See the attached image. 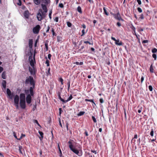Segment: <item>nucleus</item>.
<instances>
[{
  "label": "nucleus",
  "instance_id": "obj_43",
  "mask_svg": "<svg viewBox=\"0 0 157 157\" xmlns=\"http://www.w3.org/2000/svg\"><path fill=\"white\" fill-rule=\"evenodd\" d=\"M51 30L53 36H56V33L54 31V29L53 28H52Z\"/></svg>",
  "mask_w": 157,
  "mask_h": 157
},
{
  "label": "nucleus",
  "instance_id": "obj_63",
  "mask_svg": "<svg viewBox=\"0 0 157 157\" xmlns=\"http://www.w3.org/2000/svg\"><path fill=\"white\" fill-rule=\"evenodd\" d=\"M117 25L118 27H120V26H121V23L119 22L117 23Z\"/></svg>",
  "mask_w": 157,
  "mask_h": 157
},
{
  "label": "nucleus",
  "instance_id": "obj_51",
  "mask_svg": "<svg viewBox=\"0 0 157 157\" xmlns=\"http://www.w3.org/2000/svg\"><path fill=\"white\" fill-rule=\"evenodd\" d=\"M13 136H14V137L16 139H17V140H18V138H17V135H16V134L15 132H13Z\"/></svg>",
  "mask_w": 157,
  "mask_h": 157
},
{
  "label": "nucleus",
  "instance_id": "obj_34",
  "mask_svg": "<svg viewBox=\"0 0 157 157\" xmlns=\"http://www.w3.org/2000/svg\"><path fill=\"white\" fill-rule=\"evenodd\" d=\"M49 2V0H42V2L43 3L48 4Z\"/></svg>",
  "mask_w": 157,
  "mask_h": 157
},
{
  "label": "nucleus",
  "instance_id": "obj_38",
  "mask_svg": "<svg viewBox=\"0 0 157 157\" xmlns=\"http://www.w3.org/2000/svg\"><path fill=\"white\" fill-rule=\"evenodd\" d=\"M67 26L69 27H70L71 26V25H72V24L69 21H67Z\"/></svg>",
  "mask_w": 157,
  "mask_h": 157
},
{
  "label": "nucleus",
  "instance_id": "obj_24",
  "mask_svg": "<svg viewBox=\"0 0 157 157\" xmlns=\"http://www.w3.org/2000/svg\"><path fill=\"white\" fill-rule=\"evenodd\" d=\"M150 71L151 73H153L154 72V69L152 66V64H151L150 67Z\"/></svg>",
  "mask_w": 157,
  "mask_h": 157
},
{
  "label": "nucleus",
  "instance_id": "obj_11",
  "mask_svg": "<svg viewBox=\"0 0 157 157\" xmlns=\"http://www.w3.org/2000/svg\"><path fill=\"white\" fill-rule=\"evenodd\" d=\"M31 60L30 61V65L32 66V67L33 68V67H34V63H35V55H34V60L32 59V57L31 56H30L29 57V60Z\"/></svg>",
  "mask_w": 157,
  "mask_h": 157
},
{
  "label": "nucleus",
  "instance_id": "obj_35",
  "mask_svg": "<svg viewBox=\"0 0 157 157\" xmlns=\"http://www.w3.org/2000/svg\"><path fill=\"white\" fill-rule=\"evenodd\" d=\"M85 113L84 111H81L78 114V116H82Z\"/></svg>",
  "mask_w": 157,
  "mask_h": 157
},
{
  "label": "nucleus",
  "instance_id": "obj_15",
  "mask_svg": "<svg viewBox=\"0 0 157 157\" xmlns=\"http://www.w3.org/2000/svg\"><path fill=\"white\" fill-rule=\"evenodd\" d=\"M24 16L26 18H28L29 16V12L28 10H27L25 11L24 13Z\"/></svg>",
  "mask_w": 157,
  "mask_h": 157
},
{
  "label": "nucleus",
  "instance_id": "obj_2",
  "mask_svg": "<svg viewBox=\"0 0 157 157\" xmlns=\"http://www.w3.org/2000/svg\"><path fill=\"white\" fill-rule=\"evenodd\" d=\"M25 83V85H33L36 84V81L32 76H29L26 77Z\"/></svg>",
  "mask_w": 157,
  "mask_h": 157
},
{
  "label": "nucleus",
  "instance_id": "obj_26",
  "mask_svg": "<svg viewBox=\"0 0 157 157\" xmlns=\"http://www.w3.org/2000/svg\"><path fill=\"white\" fill-rule=\"evenodd\" d=\"M34 3L36 5H39L40 3V0H33Z\"/></svg>",
  "mask_w": 157,
  "mask_h": 157
},
{
  "label": "nucleus",
  "instance_id": "obj_47",
  "mask_svg": "<svg viewBox=\"0 0 157 157\" xmlns=\"http://www.w3.org/2000/svg\"><path fill=\"white\" fill-rule=\"evenodd\" d=\"M84 43L86 44H89L90 45H92L93 44V43H91L88 41H84Z\"/></svg>",
  "mask_w": 157,
  "mask_h": 157
},
{
  "label": "nucleus",
  "instance_id": "obj_56",
  "mask_svg": "<svg viewBox=\"0 0 157 157\" xmlns=\"http://www.w3.org/2000/svg\"><path fill=\"white\" fill-rule=\"evenodd\" d=\"M99 101H100V102L101 103H102L104 102V100L102 98H101L99 100Z\"/></svg>",
  "mask_w": 157,
  "mask_h": 157
},
{
  "label": "nucleus",
  "instance_id": "obj_16",
  "mask_svg": "<svg viewBox=\"0 0 157 157\" xmlns=\"http://www.w3.org/2000/svg\"><path fill=\"white\" fill-rule=\"evenodd\" d=\"M41 6L43 10H44V11L45 13H47V12L48 10L46 6L45 5L43 4H41Z\"/></svg>",
  "mask_w": 157,
  "mask_h": 157
},
{
  "label": "nucleus",
  "instance_id": "obj_8",
  "mask_svg": "<svg viewBox=\"0 0 157 157\" xmlns=\"http://www.w3.org/2000/svg\"><path fill=\"white\" fill-rule=\"evenodd\" d=\"M29 71L31 75H33V76L34 75H36V70L34 67H33V68H31L30 67H29Z\"/></svg>",
  "mask_w": 157,
  "mask_h": 157
},
{
  "label": "nucleus",
  "instance_id": "obj_28",
  "mask_svg": "<svg viewBox=\"0 0 157 157\" xmlns=\"http://www.w3.org/2000/svg\"><path fill=\"white\" fill-rule=\"evenodd\" d=\"M45 59H46L45 61V63L46 64L47 66V67H49L50 66L49 61V60L47 59V58L46 57Z\"/></svg>",
  "mask_w": 157,
  "mask_h": 157
},
{
  "label": "nucleus",
  "instance_id": "obj_18",
  "mask_svg": "<svg viewBox=\"0 0 157 157\" xmlns=\"http://www.w3.org/2000/svg\"><path fill=\"white\" fill-rule=\"evenodd\" d=\"M38 132L41 136V137H39V138H40V140H42V139L43 138V137H44V136H43L44 133L42 132L41 131H39Z\"/></svg>",
  "mask_w": 157,
  "mask_h": 157
},
{
  "label": "nucleus",
  "instance_id": "obj_33",
  "mask_svg": "<svg viewBox=\"0 0 157 157\" xmlns=\"http://www.w3.org/2000/svg\"><path fill=\"white\" fill-rule=\"evenodd\" d=\"M138 108H139V109L138 110V113H140L143 110V107H140L139 106L138 107Z\"/></svg>",
  "mask_w": 157,
  "mask_h": 157
},
{
  "label": "nucleus",
  "instance_id": "obj_21",
  "mask_svg": "<svg viewBox=\"0 0 157 157\" xmlns=\"http://www.w3.org/2000/svg\"><path fill=\"white\" fill-rule=\"evenodd\" d=\"M6 80H3L2 81V85L3 88L4 89H6Z\"/></svg>",
  "mask_w": 157,
  "mask_h": 157
},
{
  "label": "nucleus",
  "instance_id": "obj_61",
  "mask_svg": "<svg viewBox=\"0 0 157 157\" xmlns=\"http://www.w3.org/2000/svg\"><path fill=\"white\" fill-rule=\"evenodd\" d=\"M25 92L26 94H27L29 92V90H25Z\"/></svg>",
  "mask_w": 157,
  "mask_h": 157
},
{
  "label": "nucleus",
  "instance_id": "obj_57",
  "mask_svg": "<svg viewBox=\"0 0 157 157\" xmlns=\"http://www.w3.org/2000/svg\"><path fill=\"white\" fill-rule=\"evenodd\" d=\"M138 4L139 5H140L141 4V2L140 0H137Z\"/></svg>",
  "mask_w": 157,
  "mask_h": 157
},
{
  "label": "nucleus",
  "instance_id": "obj_44",
  "mask_svg": "<svg viewBox=\"0 0 157 157\" xmlns=\"http://www.w3.org/2000/svg\"><path fill=\"white\" fill-rule=\"evenodd\" d=\"M148 88L149 90L150 91H152L153 90V87L151 85H150L148 86Z\"/></svg>",
  "mask_w": 157,
  "mask_h": 157
},
{
  "label": "nucleus",
  "instance_id": "obj_1",
  "mask_svg": "<svg viewBox=\"0 0 157 157\" xmlns=\"http://www.w3.org/2000/svg\"><path fill=\"white\" fill-rule=\"evenodd\" d=\"M46 13L43 11L42 10L40 9L38 10V12L37 14L36 17L37 20L39 21H41L43 18L45 17Z\"/></svg>",
  "mask_w": 157,
  "mask_h": 157
},
{
  "label": "nucleus",
  "instance_id": "obj_48",
  "mask_svg": "<svg viewBox=\"0 0 157 157\" xmlns=\"http://www.w3.org/2000/svg\"><path fill=\"white\" fill-rule=\"evenodd\" d=\"M82 34L81 35V36H83L84 35L85 33V30H84L83 29V30H82Z\"/></svg>",
  "mask_w": 157,
  "mask_h": 157
},
{
  "label": "nucleus",
  "instance_id": "obj_58",
  "mask_svg": "<svg viewBox=\"0 0 157 157\" xmlns=\"http://www.w3.org/2000/svg\"><path fill=\"white\" fill-rule=\"evenodd\" d=\"M140 18L141 19H143L144 18V15L143 14H142L140 15Z\"/></svg>",
  "mask_w": 157,
  "mask_h": 157
},
{
  "label": "nucleus",
  "instance_id": "obj_3",
  "mask_svg": "<svg viewBox=\"0 0 157 157\" xmlns=\"http://www.w3.org/2000/svg\"><path fill=\"white\" fill-rule=\"evenodd\" d=\"M72 141H73V140H70L68 142L69 144L68 146L70 149L76 155L79 156H81L82 155V154L81 155L78 154L79 151L74 147V146L73 145Z\"/></svg>",
  "mask_w": 157,
  "mask_h": 157
},
{
  "label": "nucleus",
  "instance_id": "obj_60",
  "mask_svg": "<svg viewBox=\"0 0 157 157\" xmlns=\"http://www.w3.org/2000/svg\"><path fill=\"white\" fill-rule=\"evenodd\" d=\"M51 55L50 54H49L48 55V58L50 60L51 59Z\"/></svg>",
  "mask_w": 157,
  "mask_h": 157
},
{
  "label": "nucleus",
  "instance_id": "obj_41",
  "mask_svg": "<svg viewBox=\"0 0 157 157\" xmlns=\"http://www.w3.org/2000/svg\"><path fill=\"white\" fill-rule=\"evenodd\" d=\"M150 135L151 136H153V135H154V130H153V129H151V132H150Z\"/></svg>",
  "mask_w": 157,
  "mask_h": 157
},
{
  "label": "nucleus",
  "instance_id": "obj_7",
  "mask_svg": "<svg viewBox=\"0 0 157 157\" xmlns=\"http://www.w3.org/2000/svg\"><path fill=\"white\" fill-rule=\"evenodd\" d=\"M111 39L115 41V44L116 45L119 46L123 45L122 42L121 41H120L119 39L116 40L115 38L112 36L111 37Z\"/></svg>",
  "mask_w": 157,
  "mask_h": 157
},
{
  "label": "nucleus",
  "instance_id": "obj_4",
  "mask_svg": "<svg viewBox=\"0 0 157 157\" xmlns=\"http://www.w3.org/2000/svg\"><path fill=\"white\" fill-rule=\"evenodd\" d=\"M19 98L18 95H15L14 98V104L17 109H18L19 108Z\"/></svg>",
  "mask_w": 157,
  "mask_h": 157
},
{
  "label": "nucleus",
  "instance_id": "obj_45",
  "mask_svg": "<svg viewBox=\"0 0 157 157\" xmlns=\"http://www.w3.org/2000/svg\"><path fill=\"white\" fill-rule=\"evenodd\" d=\"M138 11L140 13H141L142 12V10L141 8L140 7H138L137 8Z\"/></svg>",
  "mask_w": 157,
  "mask_h": 157
},
{
  "label": "nucleus",
  "instance_id": "obj_29",
  "mask_svg": "<svg viewBox=\"0 0 157 157\" xmlns=\"http://www.w3.org/2000/svg\"><path fill=\"white\" fill-rule=\"evenodd\" d=\"M77 11L80 13H82L81 7L80 6H78L77 7Z\"/></svg>",
  "mask_w": 157,
  "mask_h": 157
},
{
  "label": "nucleus",
  "instance_id": "obj_10",
  "mask_svg": "<svg viewBox=\"0 0 157 157\" xmlns=\"http://www.w3.org/2000/svg\"><path fill=\"white\" fill-rule=\"evenodd\" d=\"M32 95L30 94H28L26 98V101L27 103L28 104H30L32 101Z\"/></svg>",
  "mask_w": 157,
  "mask_h": 157
},
{
  "label": "nucleus",
  "instance_id": "obj_46",
  "mask_svg": "<svg viewBox=\"0 0 157 157\" xmlns=\"http://www.w3.org/2000/svg\"><path fill=\"white\" fill-rule=\"evenodd\" d=\"M152 57L155 60L156 59V55L155 54H153L152 55Z\"/></svg>",
  "mask_w": 157,
  "mask_h": 157
},
{
  "label": "nucleus",
  "instance_id": "obj_40",
  "mask_svg": "<svg viewBox=\"0 0 157 157\" xmlns=\"http://www.w3.org/2000/svg\"><path fill=\"white\" fill-rule=\"evenodd\" d=\"M92 119L94 123H96L97 122V121L96 120L94 116H92Z\"/></svg>",
  "mask_w": 157,
  "mask_h": 157
},
{
  "label": "nucleus",
  "instance_id": "obj_54",
  "mask_svg": "<svg viewBox=\"0 0 157 157\" xmlns=\"http://www.w3.org/2000/svg\"><path fill=\"white\" fill-rule=\"evenodd\" d=\"M59 7H60V8H63L64 7L62 3L59 4Z\"/></svg>",
  "mask_w": 157,
  "mask_h": 157
},
{
  "label": "nucleus",
  "instance_id": "obj_37",
  "mask_svg": "<svg viewBox=\"0 0 157 157\" xmlns=\"http://www.w3.org/2000/svg\"><path fill=\"white\" fill-rule=\"evenodd\" d=\"M151 52L153 53H156L157 52V49L154 48L152 49Z\"/></svg>",
  "mask_w": 157,
  "mask_h": 157
},
{
  "label": "nucleus",
  "instance_id": "obj_25",
  "mask_svg": "<svg viewBox=\"0 0 157 157\" xmlns=\"http://www.w3.org/2000/svg\"><path fill=\"white\" fill-rule=\"evenodd\" d=\"M103 9L104 10V13L107 16H108L109 15V13L108 12H107L106 8L105 7H104L103 8Z\"/></svg>",
  "mask_w": 157,
  "mask_h": 157
},
{
  "label": "nucleus",
  "instance_id": "obj_20",
  "mask_svg": "<svg viewBox=\"0 0 157 157\" xmlns=\"http://www.w3.org/2000/svg\"><path fill=\"white\" fill-rule=\"evenodd\" d=\"M58 148L59 151V156H60V157H62V151L60 149V147H59V143H58Z\"/></svg>",
  "mask_w": 157,
  "mask_h": 157
},
{
  "label": "nucleus",
  "instance_id": "obj_49",
  "mask_svg": "<svg viewBox=\"0 0 157 157\" xmlns=\"http://www.w3.org/2000/svg\"><path fill=\"white\" fill-rule=\"evenodd\" d=\"M52 11H51L49 13V17L50 19H52Z\"/></svg>",
  "mask_w": 157,
  "mask_h": 157
},
{
  "label": "nucleus",
  "instance_id": "obj_5",
  "mask_svg": "<svg viewBox=\"0 0 157 157\" xmlns=\"http://www.w3.org/2000/svg\"><path fill=\"white\" fill-rule=\"evenodd\" d=\"M110 13L116 19H117V20L119 21H124V20L121 17L120 14L119 12L117 13V14L113 13Z\"/></svg>",
  "mask_w": 157,
  "mask_h": 157
},
{
  "label": "nucleus",
  "instance_id": "obj_53",
  "mask_svg": "<svg viewBox=\"0 0 157 157\" xmlns=\"http://www.w3.org/2000/svg\"><path fill=\"white\" fill-rule=\"evenodd\" d=\"M148 42V41L147 40H144L143 41H142V43L144 44V43H147Z\"/></svg>",
  "mask_w": 157,
  "mask_h": 157
},
{
  "label": "nucleus",
  "instance_id": "obj_31",
  "mask_svg": "<svg viewBox=\"0 0 157 157\" xmlns=\"http://www.w3.org/2000/svg\"><path fill=\"white\" fill-rule=\"evenodd\" d=\"M74 64H75L77 65H82L83 64V63L82 62H81L80 63L78 62H76L74 63Z\"/></svg>",
  "mask_w": 157,
  "mask_h": 157
},
{
  "label": "nucleus",
  "instance_id": "obj_6",
  "mask_svg": "<svg viewBox=\"0 0 157 157\" xmlns=\"http://www.w3.org/2000/svg\"><path fill=\"white\" fill-rule=\"evenodd\" d=\"M40 27L39 25H37L35 27L33 28V32L35 34H37L39 33Z\"/></svg>",
  "mask_w": 157,
  "mask_h": 157
},
{
  "label": "nucleus",
  "instance_id": "obj_36",
  "mask_svg": "<svg viewBox=\"0 0 157 157\" xmlns=\"http://www.w3.org/2000/svg\"><path fill=\"white\" fill-rule=\"evenodd\" d=\"M8 96L10 99H12L13 97L14 96L13 93H12L10 94V95H9Z\"/></svg>",
  "mask_w": 157,
  "mask_h": 157
},
{
  "label": "nucleus",
  "instance_id": "obj_27",
  "mask_svg": "<svg viewBox=\"0 0 157 157\" xmlns=\"http://www.w3.org/2000/svg\"><path fill=\"white\" fill-rule=\"evenodd\" d=\"M57 41L58 42H60L62 40V37L60 36H57Z\"/></svg>",
  "mask_w": 157,
  "mask_h": 157
},
{
  "label": "nucleus",
  "instance_id": "obj_52",
  "mask_svg": "<svg viewBox=\"0 0 157 157\" xmlns=\"http://www.w3.org/2000/svg\"><path fill=\"white\" fill-rule=\"evenodd\" d=\"M70 81H69L67 83V85H68V90H69V89L70 87Z\"/></svg>",
  "mask_w": 157,
  "mask_h": 157
},
{
  "label": "nucleus",
  "instance_id": "obj_14",
  "mask_svg": "<svg viewBox=\"0 0 157 157\" xmlns=\"http://www.w3.org/2000/svg\"><path fill=\"white\" fill-rule=\"evenodd\" d=\"M85 101H90L92 103V106L93 107V108H94L95 107V106H96V104L94 102V101L93 99H86L85 100Z\"/></svg>",
  "mask_w": 157,
  "mask_h": 157
},
{
  "label": "nucleus",
  "instance_id": "obj_12",
  "mask_svg": "<svg viewBox=\"0 0 157 157\" xmlns=\"http://www.w3.org/2000/svg\"><path fill=\"white\" fill-rule=\"evenodd\" d=\"M20 105L22 109H25L26 107L25 101H20Z\"/></svg>",
  "mask_w": 157,
  "mask_h": 157
},
{
  "label": "nucleus",
  "instance_id": "obj_62",
  "mask_svg": "<svg viewBox=\"0 0 157 157\" xmlns=\"http://www.w3.org/2000/svg\"><path fill=\"white\" fill-rule=\"evenodd\" d=\"M131 29L133 30L134 32L135 33V31L136 29L133 26H132L131 27Z\"/></svg>",
  "mask_w": 157,
  "mask_h": 157
},
{
  "label": "nucleus",
  "instance_id": "obj_50",
  "mask_svg": "<svg viewBox=\"0 0 157 157\" xmlns=\"http://www.w3.org/2000/svg\"><path fill=\"white\" fill-rule=\"evenodd\" d=\"M34 122L36 123L38 125V126L40 127V125L38 123V121L37 120H35Z\"/></svg>",
  "mask_w": 157,
  "mask_h": 157
},
{
  "label": "nucleus",
  "instance_id": "obj_30",
  "mask_svg": "<svg viewBox=\"0 0 157 157\" xmlns=\"http://www.w3.org/2000/svg\"><path fill=\"white\" fill-rule=\"evenodd\" d=\"M6 93L7 95H10V94H11V92L9 88H7L6 90Z\"/></svg>",
  "mask_w": 157,
  "mask_h": 157
},
{
  "label": "nucleus",
  "instance_id": "obj_9",
  "mask_svg": "<svg viewBox=\"0 0 157 157\" xmlns=\"http://www.w3.org/2000/svg\"><path fill=\"white\" fill-rule=\"evenodd\" d=\"M31 86L29 88V93L30 94L32 95V96H33L34 95V92L33 90L35 89V87L36 84L33 85H31Z\"/></svg>",
  "mask_w": 157,
  "mask_h": 157
},
{
  "label": "nucleus",
  "instance_id": "obj_32",
  "mask_svg": "<svg viewBox=\"0 0 157 157\" xmlns=\"http://www.w3.org/2000/svg\"><path fill=\"white\" fill-rule=\"evenodd\" d=\"M50 68L49 67L48 70L46 72V73L47 74V75H51V73L50 72Z\"/></svg>",
  "mask_w": 157,
  "mask_h": 157
},
{
  "label": "nucleus",
  "instance_id": "obj_22",
  "mask_svg": "<svg viewBox=\"0 0 157 157\" xmlns=\"http://www.w3.org/2000/svg\"><path fill=\"white\" fill-rule=\"evenodd\" d=\"M73 98V97L72 95H71L68 98V99L67 100H64V103H66L68 101L71 100Z\"/></svg>",
  "mask_w": 157,
  "mask_h": 157
},
{
  "label": "nucleus",
  "instance_id": "obj_19",
  "mask_svg": "<svg viewBox=\"0 0 157 157\" xmlns=\"http://www.w3.org/2000/svg\"><path fill=\"white\" fill-rule=\"evenodd\" d=\"M58 98L61 101L63 102V104L64 102V100L61 98L60 96V93H58Z\"/></svg>",
  "mask_w": 157,
  "mask_h": 157
},
{
  "label": "nucleus",
  "instance_id": "obj_55",
  "mask_svg": "<svg viewBox=\"0 0 157 157\" xmlns=\"http://www.w3.org/2000/svg\"><path fill=\"white\" fill-rule=\"evenodd\" d=\"M36 104L35 105H34V107H33V111H34L35 110H36Z\"/></svg>",
  "mask_w": 157,
  "mask_h": 157
},
{
  "label": "nucleus",
  "instance_id": "obj_23",
  "mask_svg": "<svg viewBox=\"0 0 157 157\" xmlns=\"http://www.w3.org/2000/svg\"><path fill=\"white\" fill-rule=\"evenodd\" d=\"M2 77L3 79H6V73L5 71H4L2 72Z\"/></svg>",
  "mask_w": 157,
  "mask_h": 157
},
{
  "label": "nucleus",
  "instance_id": "obj_59",
  "mask_svg": "<svg viewBox=\"0 0 157 157\" xmlns=\"http://www.w3.org/2000/svg\"><path fill=\"white\" fill-rule=\"evenodd\" d=\"M55 21L56 22H58L59 21V18L58 17H56L54 19Z\"/></svg>",
  "mask_w": 157,
  "mask_h": 157
},
{
  "label": "nucleus",
  "instance_id": "obj_13",
  "mask_svg": "<svg viewBox=\"0 0 157 157\" xmlns=\"http://www.w3.org/2000/svg\"><path fill=\"white\" fill-rule=\"evenodd\" d=\"M20 101H25V96L24 94L21 93L20 95Z\"/></svg>",
  "mask_w": 157,
  "mask_h": 157
},
{
  "label": "nucleus",
  "instance_id": "obj_39",
  "mask_svg": "<svg viewBox=\"0 0 157 157\" xmlns=\"http://www.w3.org/2000/svg\"><path fill=\"white\" fill-rule=\"evenodd\" d=\"M25 134H21V136L20 137V138H18V140H21L23 137H25Z\"/></svg>",
  "mask_w": 157,
  "mask_h": 157
},
{
  "label": "nucleus",
  "instance_id": "obj_64",
  "mask_svg": "<svg viewBox=\"0 0 157 157\" xmlns=\"http://www.w3.org/2000/svg\"><path fill=\"white\" fill-rule=\"evenodd\" d=\"M17 4L19 6H21V1H19V2L18 3H17Z\"/></svg>",
  "mask_w": 157,
  "mask_h": 157
},
{
  "label": "nucleus",
  "instance_id": "obj_42",
  "mask_svg": "<svg viewBox=\"0 0 157 157\" xmlns=\"http://www.w3.org/2000/svg\"><path fill=\"white\" fill-rule=\"evenodd\" d=\"M45 46L46 49V51H48V45L47 43H46L45 44Z\"/></svg>",
  "mask_w": 157,
  "mask_h": 157
},
{
  "label": "nucleus",
  "instance_id": "obj_17",
  "mask_svg": "<svg viewBox=\"0 0 157 157\" xmlns=\"http://www.w3.org/2000/svg\"><path fill=\"white\" fill-rule=\"evenodd\" d=\"M33 41L32 39H29V48H31L33 47Z\"/></svg>",
  "mask_w": 157,
  "mask_h": 157
}]
</instances>
